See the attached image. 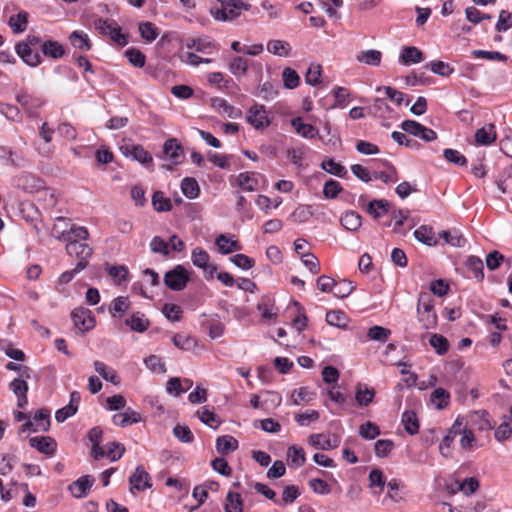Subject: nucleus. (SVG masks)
Masks as SVG:
<instances>
[{
    "mask_svg": "<svg viewBox=\"0 0 512 512\" xmlns=\"http://www.w3.org/2000/svg\"><path fill=\"white\" fill-rule=\"evenodd\" d=\"M237 183L243 190L251 192L256 190L258 182L254 177V173L244 172L238 175Z\"/></svg>",
    "mask_w": 512,
    "mask_h": 512,
    "instance_id": "obj_53",
    "label": "nucleus"
},
{
    "mask_svg": "<svg viewBox=\"0 0 512 512\" xmlns=\"http://www.w3.org/2000/svg\"><path fill=\"white\" fill-rule=\"evenodd\" d=\"M212 107L215 109H218L222 111L227 117L229 118H239L242 115V112L240 109L230 105L225 99L223 98H213L212 99Z\"/></svg>",
    "mask_w": 512,
    "mask_h": 512,
    "instance_id": "obj_34",
    "label": "nucleus"
},
{
    "mask_svg": "<svg viewBox=\"0 0 512 512\" xmlns=\"http://www.w3.org/2000/svg\"><path fill=\"white\" fill-rule=\"evenodd\" d=\"M465 267L472 273L473 277L481 282L484 279L483 261L474 255L469 256L465 261Z\"/></svg>",
    "mask_w": 512,
    "mask_h": 512,
    "instance_id": "obj_35",
    "label": "nucleus"
},
{
    "mask_svg": "<svg viewBox=\"0 0 512 512\" xmlns=\"http://www.w3.org/2000/svg\"><path fill=\"white\" fill-rule=\"evenodd\" d=\"M229 70L236 77L242 76L247 72L248 69V61L243 57H234L229 62Z\"/></svg>",
    "mask_w": 512,
    "mask_h": 512,
    "instance_id": "obj_54",
    "label": "nucleus"
},
{
    "mask_svg": "<svg viewBox=\"0 0 512 512\" xmlns=\"http://www.w3.org/2000/svg\"><path fill=\"white\" fill-rule=\"evenodd\" d=\"M103 430L96 426L89 430L88 439L92 444L91 455L95 460H99L104 457L105 448L100 444L102 442Z\"/></svg>",
    "mask_w": 512,
    "mask_h": 512,
    "instance_id": "obj_15",
    "label": "nucleus"
},
{
    "mask_svg": "<svg viewBox=\"0 0 512 512\" xmlns=\"http://www.w3.org/2000/svg\"><path fill=\"white\" fill-rule=\"evenodd\" d=\"M125 324L131 328V330L139 333L145 332L149 327V320L143 313L136 312L131 317L125 320Z\"/></svg>",
    "mask_w": 512,
    "mask_h": 512,
    "instance_id": "obj_33",
    "label": "nucleus"
},
{
    "mask_svg": "<svg viewBox=\"0 0 512 512\" xmlns=\"http://www.w3.org/2000/svg\"><path fill=\"white\" fill-rule=\"evenodd\" d=\"M50 410L47 408L39 409L33 420L28 419L25 423H23L19 429V434L29 432H47L50 429Z\"/></svg>",
    "mask_w": 512,
    "mask_h": 512,
    "instance_id": "obj_3",
    "label": "nucleus"
},
{
    "mask_svg": "<svg viewBox=\"0 0 512 512\" xmlns=\"http://www.w3.org/2000/svg\"><path fill=\"white\" fill-rule=\"evenodd\" d=\"M129 155L136 161L143 165L152 164L153 158L142 146L134 145L129 151Z\"/></svg>",
    "mask_w": 512,
    "mask_h": 512,
    "instance_id": "obj_50",
    "label": "nucleus"
},
{
    "mask_svg": "<svg viewBox=\"0 0 512 512\" xmlns=\"http://www.w3.org/2000/svg\"><path fill=\"white\" fill-rule=\"evenodd\" d=\"M152 205L157 212H167L172 209L171 200L165 197L162 191H155L153 193Z\"/></svg>",
    "mask_w": 512,
    "mask_h": 512,
    "instance_id": "obj_45",
    "label": "nucleus"
},
{
    "mask_svg": "<svg viewBox=\"0 0 512 512\" xmlns=\"http://www.w3.org/2000/svg\"><path fill=\"white\" fill-rule=\"evenodd\" d=\"M215 244L222 254H230L233 251L241 250V245L239 242L237 240L228 238L225 234H220L217 236Z\"/></svg>",
    "mask_w": 512,
    "mask_h": 512,
    "instance_id": "obj_31",
    "label": "nucleus"
},
{
    "mask_svg": "<svg viewBox=\"0 0 512 512\" xmlns=\"http://www.w3.org/2000/svg\"><path fill=\"white\" fill-rule=\"evenodd\" d=\"M462 433V418L458 417L453 425L448 430L447 434L443 437L440 445L439 452L443 457L451 456V446L456 436Z\"/></svg>",
    "mask_w": 512,
    "mask_h": 512,
    "instance_id": "obj_12",
    "label": "nucleus"
},
{
    "mask_svg": "<svg viewBox=\"0 0 512 512\" xmlns=\"http://www.w3.org/2000/svg\"><path fill=\"white\" fill-rule=\"evenodd\" d=\"M401 422L404 429L410 435H415L419 431V421L414 411H405L402 414Z\"/></svg>",
    "mask_w": 512,
    "mask_h": 512,
    "instance_id": "obj_41",
    "label": "nucleus"
},
{
    "mask_svg": "<svg viewBox=\"0 0 512 512\" xmlns=\"http://www.w3.org/2000/svg\"><path fill=\"white\" fill-rule=\"evenodd\" d=\"M267 50L274 55L286 57L290 55L291 48L286 41L270 40L267 43Z\"/></svg>",
    "mask_w": 512,
    "mask_h": 512,
    "instance_id": "obj_46",
    "label": "nucleus"
},
{
    "mask_svg": "<svg viewBox=\"0 0 512 512\" xmlns=\"http://www.w3.org/2000/svg\"><path fill=\"white\" fill-rule=\"evenodd\" d=\"M299 495L300 492L295 485L287 486L283 491L282 499L275 500V504L279 506H284L293 503L298 498Z\"/></svg>",
    "mask_w": 512,
    "mask_h": 512,
    "instance_id": "obj_57",
    "label": "nucleus"
},
{
    "mask_svg": "<svg viewBox=\"0 0 512 512\" xmlns=\"http://www.w3.org/2000/svg\"><path fill=\"white\" fill-rule=\"evenodd\" d=\"M326 322L331 326L344 329L347 326L348 318L343 311L332 310L327 312Z\"/></svg>",
    "mask_w": 512,
    "mask_h": 512,
    "instance_id": "obj_47",
    "label": "nucleus"
},
{
    "mask_svg": "<svg viewBox=\"0 0 512 512\" xmlns=\"http://www.w3.org/2000/svg\"><path fill=\"white\" fill-rule=\"evenodd\" d=\"M369 482L370 488L373 490L374 494H380L386 485L385 477L380 469H373L370 471Z\"/></svg>",
    "mask_w": 512,
    "mask_h": 512,
    "instance_id": "obj_42",
    "label": "nucleus"
},
{
    "mask_svg": "<svg viewBox=\"0 0 512 512\" xmlns=\"http://www.w3.org/2000/svg\"><path fill=\"white\" fill-rule=\"evenodd\" d=\"M112 421L117 426L126 427L128 425L140 422L141 416L138 412L132 410L131 408H127L125 412L115 414L112 418Z\"/></svg>",
    "mask_w": 512,
    "mask_h": 512,
    "instance_id": "obj_25",
    "label": "nucleus"
},
{
    "mask_svg": "<svg viewBox=\"0 0 512 512\" xmlns=\"http://www.w3.org/2000/svg\"><path fill=\"white\" fill-rule=\"evenodd\" d=\"M431 402L435 405L438 410L444 409L448 406L450 400V394L444 388H436L431 393Z\"/></svg>",
    "mask_w": 512,
    "mask_h": 512,
    "instance_id": "obj_44",
    "label": "nucleus"
},
{
    "mask_svg": "<svg viewBox=\"0 0 512 512\" xmlns=\"http://www.w3.org/2000/svg\"><path fill=\"white\" fill-rule=\"evenodd\" d=\"M28 378L17 377L9 385L10 390L17 396V405L20 408H24L28 403L27 391L28 384L26 382Z\"/></svg>",
    "mask_w": 512,
    "mask_h": 512,
    "instance_id": "obj_14",
    "label": "nucleus"
},
{
    "mask_svg": "<svg viewBox=\"0 0 512 512\" xmlns=\"http://www.w3.org/2000/svg\"><path fill=\"white\" fill-rule=\"evenodd\" d=\"M41 50L46 57H50L52 59H60L65 54L63 46L55 40H47L43 42Z\"/></svg>",
    "mask_w": 512,
    "mask_h": 512,
    "instance_id": "obj_32",
    "label": "nucleus"
},
{
    "mask_svg": "<svg viewBox=\"0 0 512 512\" xmlns=\"http://www.w3.org/2000/svg\"><path fill=\"white\" fill-rule=\"evenodd\" d=\"M29 444L40 453L53 456L57 449V442L49 436L30 437Z\"/></svg>",
    "mask_w": 512,
    "mask_h": 512,
    "instance_id": "obj_13",
    "label": "nucleus"
},
{
    "mask_svg": "<svg viewBox=\"0 0 512 512\" xmlns=\"http://www.w3.org/2000/svg\"><path fill=\"white\" fill-rule=\"evenodd\" d=\"M216 450L221 455H227L238 448V441L231 435L219 436L216 439Z\"/></svg>",
    "mask_w": 512,
    "mask_h": 512,
    "instance_id": "obj_27",
    "label": "nucleus"
},
{
    "mask_svg": "<svg viewBox=\"0 0 512 512\" xmlns=\"http://www.w3.org/2000/svg\"><path fill=\"white\" fill-rule=\"evenodd\" d=\"M130 492L144 491L152 487L151 477L145 468L137 466L135 472L129 477Z\"/></svg>",
    "mask_w": 512,
    "mask_h": 512,
    "instance_id": "obj_10",
    "label": "nucleus"
},
{
    "mask_svg": "<svg viewBox=\"0 0 512 512\" xmlns=\"http://www.w3.org/2000/svg\"><path fill=\"white\" fill-rule=\"evenodd\" d=\"M414 237L417 241L428 246H435L438 243L434 230L430 226L422 225L417 228L414 231Z\"/></svg>",
    "mask_w": 512,
    "mask_h": 512,
    "instance_id": "obj_30",
    "label": "nucleus"
},
{
    "mask_svg": "<svg viewBox=\"0 0 512 512\" xmlns=\"http://www.w3.org/2000/svg\"><path fill=\"white\" fill-rule=\"evenodd\" d=\"M359 435L364 439L372 440L380 435V429L375 423L368 421L360 425Z\"/></svg>",
    "mask_w": 512,
    "mask_h": 512,
    "instance_id": "obj_61",
    "label": "nucleus"
},
{
    "mask_svg": "<svg viewBox=\"0 0 512 512\" xmlns=\"http://www.w3.org/2000/svg\"><path fill=\"white\" fill-rule=\"evenodd\" d=\"M71 45L81 51H89L92 48V43L88 35L81 31H73L69 36Z\"/></svg>",
    "mask_w": 512,
    "mask_h": 512,
    "instance_id": "obj_36",
    "label": "nucleus"
},
{
    "mask_svg": "<svg viewBox=\"0 0 512 512\" xmlns=\"http://www.w3.org/2000/svg\"><path fill=\"white\" fill-rule=\"evenodd\" d=\"M219 6L210 8L211 16L220 22H231L237 19L241 12L248 11L251 5L244 0H217Z\"/></svg>",
    "mask_w": 512,
    "mask_h": 512,
    "instance_id": "obj_1",
    "label": "nucleus"
},
{
    "mask_svg": "<svg viewBox=\"0 0 512 512\" xmlns=\"http://www.w3.org/2000/svg\"><path fill=\"white\" fill-rule=\"evenodd\" d=\"M291 126L295 129L296 133L306 139H313L318 136V130L311 124L303 122L301 117H296L291 120Z\"/></svg>",
    "mask_w": 512,
    "mask_h": 512,
    "instance_id": "obj_24",
    "label": "nucleus"
},
{
    "mask_svg": "<svg viewBox=\"0 0 512 512\" xmlns=\"http://www.w3.org/2000/svg\"><path fill=\"white\" fill-rule=\"evenodd\" d=\"M423 60V53L414 46L404 47L400 54V62L404 65L417 64Z\"/></svg>",
    "mask_w": 512,
    "mask_h": 512,
    "instance_id": "obj_28",
    "label": "nucleus"
},
{
    "mask_svg": "<svg viewBox=\"0 0 512 512\" xmlns=\"http://www.w3.org/2000/svg\"><path fill=\"white\" fill-rule=\"evenodd\" d=\"M284 86L287 89H294L300 83V77L297 72L291 68H285L282 72Z\"/></svg>",
    "mask_w": 512,
    "mask_h": 512,
    "instance_id": "obj_62",
    "label": "nucleus"
},
{
    "mask_svg": "<svg viewBox=\"0 0 512 512\" xmlns=\"http://www.w3.org/2000/svg\"><path fill=\"white\" fill-rule=\"evenodd\" d=\"M475 142L480 146H489L494 143L497 139V133L495 125L489 123L484 127L478 129L474 135Z\"/></svg>",
    "mask_w": 512,
    "mask_h": 512,
    "instance_id": "obj_17",
    "label": "nucleus"
},
{
    "mask_svg": "<svg viewBox=\"0 0 512 512\" xmlns=\"http://www.w3.org/2000/svg\"><path fill=\"white\" fill-rule=\"evenodd\" d=\"M17 185L28 193L44 189V181L32 174H22L17 180Z\"/></svg>",
    "mask_w": 512,
    "mask_h": 512,
    "instance_id": "obj_18",
    "label": "nucleus"
},
{
    "mask_svg": "<svg viewBox=\"0 0 512 512\" xmlns=\"http://www.w3.org/2000/svg\"><path fill=\"white\" fill-rule=\"evenodd\" d=\"M417 317L424 329L429 330L436 328L438 318L434 307V299L428 292H421L419 294Z\"/></svg>",
    "mask_w": 512,
    "mask_h": 512,
    "instance_id": "obj_2",
    "label": "nucleus"
},
{
    "mask_svg": "<svg viewBox=\"0 0 512 512\" xmlns=\"http://www.w3.org/2000/svg\"><path fill=\"white\" fill-rule=\"evenodd\" d=\"M430 345L438 355H444L449 350L448 340L440 334H433L429 340Z\"/></svg>",
    "mask_w": 512,
    "mask_h": 512,
    "instance_id": "obj_52",
    "label": "nucleus"
},
{
    "mask_svg": "<svg viewBox=\"0 0 512 512\" xmlns=\"http://www.w3.org/2000/svg\"><path fill=\"white\" fill-rule=\"evenodd\" d=\"M310 444L316 449L331 450L335 449L340 444V438L333 436V438L326 437L324 434H312L309 437Z\"/></svg>",
    "mask_w": 512,
    "mask_h": 512,
    "instance_id": "obj_19",
    "label": "nucleus"
},
{
    "mask_svg": "<svg viewBox=\"0 0 512 512\" xmlns=\"http://www.w3.org/2000/svg\"><path fill=\"white\" fill-rule=\"evenodd\" d=\"M29 14L26 11H19L17 14L10 16L8 25L14 34L23 33L28 26Z\"/></svg>",
    "mask_w": 512,
    "mask_h": 512,
    "instance_id": "obj_26",
    "label": "nucleus"
},
{
    "mask_svg": "<svg viewBox=\"0 0 512 512\" xmlns=\"http://www.w3.org/2000/svg\"><path fill=\"white\" fill-rule=\"evenodd\" d=\"M125 55L128 61L135 67L142 68L145 65L146 56L136 48H129Z\"/></svg>",
    "mask_w": 512,
    "mask_h": 512,
    "instance_id": "obj_63",
    "label": "nucleus"
},
{
    "mask_svg": "<svg viewBox=\"0 0 512 512\" xmlns=\"http://www.w3.org/2000/svg\"><path fill=\"white\" fill-rule=\"evenodd\" d=\"M16 102L21 105L28 117L35 116V110L44 105V101L26 90H20L15 96Z\"/></svg>",
    "mask_w": 512,
    "mask_h": 512,
    "instance_id": "obj_9",
    "label": "nucleus"
},
{
    "mask_svg": "<svg viewBox=\"0 0 512 512\" xmlns=\"http://www.w3.org/2000/svg\"><path fill=\"white\" fill-rule=\"evenodd\" d=\"M182 193L189 199H195L199 196L200 187L198 182L192 177H185L181 182Z\"/></svg>",
    "mask_w": 512,
    "mask_h": 512,
    "instance_id": "obj_43",
    "label": "nucleus"
},
{
    "mask_svg": "<svg viewBox=\"0 0 512 512\" xmlns=\"http://www.w3.org/2000/svg\"><path fill=\"white\" fill-rule=\"evenodd\" d=\"M69 238L72 241L85 242L89 239V231L85 226H77L70 224L69 227Z\"/></svg>",
    "mask_w": 512,
    "mask_h": 512,
    "instance_id": "obj_60",
    "label": "nucleus"
},
{
    "mask_svg": "<svg viewBox=\"0 0 512 512\" xmlns=\"http://www.w3.org/2000/svg\"><path fill=\"white\" fill-rule=\"evenodd\" d=\"M225 512H243V500L239 493L229 491L226 495Z\"/></svg>",
    "mask_w": 512,
    "mask_h": 512,
    "instance_id": "obj_39",
    "label": "nucleus"
},
{
    "mask_svg": "<svg viewBox=\"0 0 512 512\" xmlns=\"http://www.w3.org/2000/svg\"><path fill=\"white\" fill-rule=\"evenodd\" d=\"M357 61L370 66H379L382 59V53L379 50H365L361 51L357 57Z\"/></svg>",
    "mask_w": 512,
    "mask_h": 512,
    "instance_id": "obj_40",
    "label": "nucleus"
},
{
    "mask_svg": "<svg viewBox=\"0 0 512 512\" xmlns=\"http://www.w3.org/2000/svg\"><path fill=\"white\" fill-rule=\"evenodd\" d=\"M94 483V478L89 475L81 476L76 481H74L69 489L72 495L76 498H82L87 495V492L90 490Z\"/></svg>",
    "mask_w": 512,
    "mask_h": 512,
    "instance_id": "obj_21",
    "label": "nucleus"
},
{
    "mask_svg": "<svg viewBox=\"0 0 512 512\" xmlns=\"http://www.w3.org/2000/svg\"><path fill=\"white\" fill-rule=\"evenodd\" d=\"M272 117L262 104L255 103L246 114V121L256 130H263L271 124Z\"/></svg>",
    "mask_w": 512,
    "mask_h": 512,
    "instance_id": "obj_4",
    "label": "nucleus"
},
{
    "mask_svg": "<svg viewBox=\"0 0 512 512\" xmlns=\"http://www.w3.org/2000/svg\"><path fill=\"white\" fill-rule=\"evenodd\" d=\"M197 416L203 424L213 429H217L220 424L216 414L206 407H204L202 411H198Z\"/></svg>",
    "mask_w": 512,
    "mask_h": 512,
    "instance_id": "obj_55",
    "label": "nucleus"
},
{
    "mask_svg": "<svg viewBox=\"0 0 512 512\" xmlns=\"http://www.w3.org/2000/svg\"><path fill=\"white\" fill-rule=\"evenodd\" d=\"M0 114L5 116L8 120L13 122H21L22 114L20 109L12 104L1 103L0 104Z\"/></svg>",
    "mask_w": 512,
    "mask_h": 512,
    "instance_id": "obj_51",
    "label": "nucleus"
},
{
    "mask_svg": "<svg viewBox=\"0 0 512 512\" xmlns=\"http://www.w3.org/2000/svg\"><path fill=\"white\" fill-rule=\"evenodd\" d=\"M174 436L183 443H191L194 440V435L191 429L186 425L177 424L173 428Z\"/></svg>",
    "mask_w": 512,
    "mask_h": 512,
    "instance_id": "obj_64",
    "label": "nucleus"
},
{
    "mask_svg": "<svg viewBox=\"0 0 512 512\" xmlns=\"http://www.w3.org/2000/svg\"><path fill=\"white\" fill-rule=\"evenodd\" d=\"M440 237L443 238L448 244L454 247L464 246L466 239L457 231H442Z\"/></svg>",
    "mask_w": 512,
    "mask_h": 512,
    "instance_id": "obj_59",
    "label": "nucleus"
},
{
    "mask_svg": "<svg viewBox=\"0 0 512 512\" xmlns=\"http://www.w3.org/2000/svg\"><path fill=\"white\" fill-rule=\"evenodd\" d=\"M17 55L31 67H36L41 63V57L38 52H33L31 47L26 43L18 42L15 46Z\"/></svg>",
    "mask_w": 512,
    "mask_h": 512,
    "instance_id": "obj_16",
    "label": "nucleus"
},
{
    "mask_svg": "<svg viewBox=\"0 0 512 512\" xmlns=\"http://www.w3.org/2000/svg\"><path fill=\"white\" fill-rule=\"evenodd\" d=\"M70 220L66 217L59 216L55 219L51 234L59 241L66 242L69 238Z\"/></svg>",
    "mask_w": 512,
    "mask_h": 512,
    "instance_id": "obj_23",
    "label": "nucleus"
},
{
    "mask_svg": "<svg viewBox=\"0 0 512 512\" xmlns=\"http://www.w3.org/2000/svg\"><path fill=\"white\" fill-rule=\"evenodd\" d=\"M390 204L385 199L372 200L366 206V212L374 219H379L389 212Z\"/></svg>",
    "mask_w": 512,
    "mask_h": 512,
    "instance_id": "obj_29",
    "label": "nucleus"
},
{
    "mask_svg": "<svg viewBox=\"0 0 512 512\" xmlns=\"http://www.w3.org/2000/svg\"><path fill=\"white\" fill-rule=\"evenodd\" d=\"M191 260L193 265L203 270L206 278H213L217 267L209 262L210 256L206 250L201 247L194 248L191 253Z\"/></svg>",
    "mask_w": 512,
    "mask_h": 512,
    "instance_id": "obj_8",
    "label": "nucleus"
},
{
    "mask_svg": "<svg viewBox=\"0 0 512 512\" xmlns=\"http://www.w3.org/2000/svg\"><path fill=\"white\" fill-rule=\"evenodd\" d=\"M74 326L82 332L91 330L95 326V319L92 312L83 307L76 308L71 313Z\"/></svg>",
    "mask_w": 512,
    "mask_h": 512,
    "instance_id": "obj_11",
    "label": "nucleus"
},
{
    "mask_svg": "<svg viewBox=\"0 0 512 512\" xmlns=\"http://www.w3.org/2000/svg\"><path fill=\"white\" fill-rule=\"evenodd\" d=\"M287 459L290 464L296 468L301 467L305 463V452L301 447L290 446L287 450Z\"/></svg>",
    "mask_w": 512,
    "mask_h": 512,
    "instance_id": "obj_48",
    "label": "nucleus"
},
{
    "mask_svg": "<svg viewBox=\"0 0 512 512\" xmlns=\"http://www.w3.org/2000/svg\"><path fill=\"white\" fill-rule=\"evenodd\" d=\"M95 28L102 35H107L120 46H125L127 44V38L122 33L121 28L116 24L113 20L108 19H98L95 22Z\"/></svg>",
    "mask_w": 512,
    "mask_h": 512,
    "instance_id": "obj_6",
    "label": "nucleus"
},
{
    "mask_svg": "<svg viewBox=\"0 0 512 512\" xmlns=\"http://www.w3.org/2000/svg\"><path fill=\"white\" fill-rule=\"evenodd\" d=\"M94 368L95 371L106 381L111 382L114 385L119 384V377L116 373V371L108 367L105 363L101 361H95L94 362Z\"/></svg>",
    "mask_w": 512,
    "mask_h": 512,
    "instance_id": "obj_37",
    "label": "nucleus"
},
{
    "mask_svg": "<svg viewBox=\"0 0 512 512\" xmlns=\"http://www.w3.org/2000/svg\"><path fill=\"white\" fill-rule=\"evenodd\" d=\"M354 288L352 282L344 279L335 283L332 293L338 298H346L353 292Z\"/></svg>",
    "mask_w": 512,
    "mask_h": 512,
    "instance_id": "obj_58",
    "label": "nucleus"
},
{
    "mask_svg": "<svg viewBox=\"0 0 512 512\" xmlns=\"http://www.w3.org/2000/svg\"><path fill=\"white\" fill-rule=\"evenodd\" d=\"M163 153L173 164H179L183 156L182 146L177 139L170 138L163 145Z\"/></svg>",
    "mask_w": 512,
    "mask_h": 512,
    "instance_id": "obj_20",
    "label": "nucleus"
},
{
    "mask_svg": "<svg viewBox=\"0 0 512 512\" xmlns=\"http://www.w3.org/2000/svg\"><path fill=\"white\" fill-rule=\"evenodd\" d=\"M321 168L337 177H343L347 173L346 168L342 164L336 162L333 158L324 160L321 163Z\"/></svg>",
    "mask_w": 512,
    "mask_h": 512,
    "instance_id": "obj_49",
    "label": "nucleus"
},
{
    "mask_svg": "<svg viewBox=\"0 0 512 512\" xmlns=\"http://www.w3.org/2000/svg\"><path fill=\"white\" fill-rule=\"evenodd\" d=\"M341 224L349 231H356L362 224V217L355 211H347L341 217Z\"/></svg>",
    "mask_w": 512,
    "mask_h": 512,
    "instance_id": "obj_38",
    "label": "nucleus"
},
{
    "mask_svg": "<svg viewBox=\"0 0 512 512\" xmlns=\"http://www.w3.org/2000/svg\"><path fill=\"white\" fill-rule=\"evenodd\" d=\"M375 390L366 384L358 383L355 390V400L358 406L366 407L373 402Z\"/></svg>",
    "mask_w": 512,
    "mask_h": 512,
    "instance_id": "obj_22",
    "label": "nucleus"
},
{
    "mask_svg": "<svg viewBox=\"0 0 512 512\" xmlns=\"http://www.w3.org/2000/svg\"><path fill=\"white\" fill-rule=\"evenodd\" d=\"M189 279L187 269L182 265H176L165 273L164 283L171 290L180 291L186 287Z\"/></svg>",
    "mask_w": 512,
    "mask_h": 512,
    "instance_id": "obj_5",
    "label": "nucleus"
},
{
    "mask_svg": "<svg viewBox=\"0 0 512 512\" xmlns=\"http://www.w3.org/2000/svg\"><path fill=\"white\" fill-rule=\"evenodd\" d=\"M391 335V330L382 326L375 325L369 328L367 336L370 340L386 342Z\"/></svg>",
    "mask_w": 512,
    "mask_h": 512,
    "instance_id": "obj_56",
    "label": "nucleus"
},
{
    "mask_svg": "<svg viewBox=\"0 0 512 512\" xmlns=\"http://www.w3.org/2000/svg\"><path fill=\"white\" fill-rule=\"evenodd\" d=\"M65 251L70 257L78 259L77 263H84L85 268L89 264V259L93 255V248L85 242L66 241Z\"/></svg>",
    "mask_w": 512,
    "mask_h": 512,
    "instance_id": "obj_7",
    "label": "nucleus"
}]
</instances>
